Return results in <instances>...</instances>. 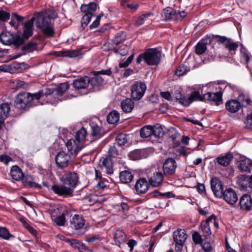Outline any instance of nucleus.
Returning a JSON list of instances; mask_svg holds the SVG:
<instances>
[{
  "mask_svg": "<svg viewBox=\"0 0 252 252\" xmlns=\"http://www.w3.org/2000/svg\"><path fill=\"white\" fill-rule=\"evenodd\" d=\"M175 98L181 105L188 107L194 101H208L216 105H219L222 102L221 92H208L201 95L198 91L192 92L189 96L185 95L178 92L175 94Z\"/></svg>",
  "mask_w": 252,
  "mask_h": 252,
  "instance_id": "f257e3e1",
  "label": "nucleus"
},
{
  "mask_svg": "<svg viewBox=\"0 0 252 252\" xmlns=\"http://www.w3.org/2000/svg\"><path fill=\"white\" fill-rule=\"evenodd\" d=\"M63 185H54L52 186L53 192L60 195L64 197L70 196L73 195V190L76 187L78 177L75 173H65L62 177Z\"/></svg>",
  "mask_w": 252,
  "mask_h": 252,
  "instance_id": "f03ea898",
  "label": "nucleus"
},
{
  "mask_svg": "<svg viewBox=\"0 0 252 252\" xmlns=\"http://www.w3.org/2000/svg\"><path fill=\"white\" fill-rule=\"evenodd\" d=\"M43 93L41 91L34 94L26 92L19 93L15 99V106L19 109H25L36 105L39 99L43 97Z\"/></svg>",
  "mask_w": 252,
  "mask_h": 252,
  "instance_id": "7ed1b4c3",
  "label": "nucleus"
},
{
  "mask_svg": "<svg viewBox=\"0 0 252 252\" xmlns=\"http://www.w3.org/2000/svg\"><path fill=\"white\" fill-rule=\"evenodd\" d=\"M160 58V51L157 48H150L138 56L136 62L139 64L144 61L149 65H155L159 63Z\"/></svg>",
  "mask_w": 252,
  "mask_h": 252,
  "instance_id": "20e7f679",
  "label": "nucleus"
},
{
  "mask_svg": "<svg viewBox=\"0 0 252 252\" xmlns=\"http://www.w3.org/2000/svg\"><path fill=\"white\" fill-rule=\"evenodd\" d=\"M97 5L95 2H91L89 4H82L80 10L84 13L81 21L82 26L84 28L90 22L92 17L96 10Z\"/></svg>",
  "mask_w": 252,
  "mask_h": 252,
  "instance_id": "39448f33",
  "label": "nucleus"
},
{
  "mask_svg": "<svg viewBox=\"0 0 252 252\" xmlns=\"http://www.w3.org/2000/svg\"><path fill=\"white\" fill-rule=\"evenodd\" d=\"M36 27L40 28L43 33L48 36H51L54 33L51 19L49 16H40L37 18Z\"/></svg>",
  "mask_w": 252,
  "mask_h": 252,
  "instance_id": "423d86ee",
  "label": "nucleus"
},
{
  "mask_svg": "<svg viewBox=\"0 0 252 252\" xmlns=\"http://www.w3.org/2000/svg\"><path fill=\"white\" fill-rule=\"evenodd\" d=\"M67 210L62 207H57L51 210V216L52 221L59 226H64L66 220L65 217Z\"/></svg>",
  "mask_w": 252,
  "mask_h": 252,
  "instance_id": "0eeeda50",
  "label": "nucleus"
},
{
  "mask_svg": "<svg viewBox=\"0 0 252 252\" xmlns=\"http://www.w3.org/2000/svg\"><path fill=\"white\" fill-rule=\"evenodd\" d=\"M69 85L68 82H64L60 84L56 89H52L50 88H46L41 91L44 93L42 94L43 97L46 96L49 99L52 97L53 95H62L69 88Z\"/></svg>",
  "mask_w": 252,
  "mask_h": 252,
  "instance_id": "6e6552de",
  "label": "nucleus"
},
{
  "mask_svg": "<svg viewBox=\"0 0 252 252\" xmlns=\"http://www.w3.org/2000/svg\"><path fill=\"white\" fill-rule=\"evenodd\" d=\"M146 84L141 81L135 82L131 87V96L135 100L140 99L146 90Z\"/></svg>",
  "mask_w": 252,
  "mask_h": 252,
  "instance_id": "1a4fd4ad",
  "label": "nucleus"
},
{
  "mask_svg": "<svg viewBox=\"0 0 252 252\" xmlns=\"http://www.w3.org/2000/svg\"><path fill=\"white\" fill-rule=\"evenodd\" d=\"M148 179L150 184L154 187L160 186L163 181L162 173L156 169H151L148 173Z\"/></svg>",
  "mask_w": 252,
  "mask_h": 252,
  "instance_id": "9d476101",
  "label": "nucleus"
},
{
  "mask_svg": "<svg viewBox=\"0 0 252 252\" xmlns=\"http://www.w3.org/2000/svg\"><path fill=\"white\" fill-rule=\"evenodd\" d=\"M187 238V235L184 230L177 229L173 233V240L176 243L175 250L181 252L183 246Z\"/></svg>",
  "mask_w": 252,
  "mask_h": 252,
  "instance_id": "9b49d317",
  "label": "nucleus"
},
{
  "mask_svg": "<svg viewBox=\"0 0 252 252\" xmlns=\"http://www.w3.org/2000/svg\"><path fill=\"white\" fill-rule=\"evenodd\" d=\"M177 163L173 158L166 159L163 163L162 168L165 175H173L177 168Z\"/></svg>",
  "mask_w": 252,
  "mask_h": 252,
  "instance_id": "f8f14e48",
  "label": "nucleus"
},
{
  "mask_svg": "<svg viewBox=\"0 0 252 252\" xmlns=\"http://www.w3.org/2000/svg\"><path fill=\"white\" fill-rule=\"evenodd\" d=\"M218 42L222 44L227 49L232 55L234 54L238 47L237 42H234L230 38L225 36H219Z\"/></svg>",
  "mask_w": 252,
  "mask_h": 252,
  "instance_id": "ddd939ff",
  "label": "nucleus"
},
{
  "mask_svg": "<svg viewBox=\"0 0 252 252\" xmlns=\"http://www.w3.org/2000/svg\"><path fill=\"white\" fill-rule=\"evenodd\" d=\"M70 158V156L68 153L61 151L56 156V163L59 167L63 168L68 166Z\"/></svg>",
  "mask_w": 252,
  "mask_h": 252,
  "instance_id": "4468645a",
  "label": "nucleus"
},
{
  "mask_svg": "<svg viewBox=\"0 0 252 252\" xmlns=\"http://www.w3.org/2000/svg\"><path fill=\"white\" fill-rule=\"evenodd\" d=\"M211 189L217 197L221 198L223 191V187L220 180L217 178H213L211 181Z\"/></svg>",
  "mask_w": 252,
  "mask_h": 252,
  "instance_id": "2eb2a0df",
  "label": "nucleus"
},
{
  "mask_svg": "<svg viewBox=\"0 0 252 252\" xmlns=\"http://www.w3.org/2000/svg\"><path fill=\"white\" fill-rule=\"evenodd\" d=\"M223 199L230 205H234L238 200L236 192L231 188L226 189L222 192Z\"/></svg>",
  "mask_w": 252,
  "mask_h": 252,
  "instance_id": "dca6fc26",
  "label": "nucleus"
},
{
  "mask_svg": "<svg viewBox=\"0 0 252 252\" xmlns=\"http://www.w3.org/2000/svg\"><path fill=\"white\" fill-rule=\"evenodd\" d=\"M66 146L71 154H76L82 149V144L75 139H71L67 141Z\"/></svg>",
  "mask_w": 252,
  "mask_h": 252,
  "instance_id": "f3484780",
  "label": "nucleus"
},
{
  "mask_svg": "<svg viewBox=\"0 0 252 252\" xmlns=\"http://www.w3.org/2000/svg\"><path fill=\"white\" fill-rule=\"evenodd\" d=\"M239 205L240 208L242 210H250L252 207L251 196L248 194H244L240 199Z\"/></svg>",
  "mask_w": 252,
  "mask_h": 252,
  "instance_id": "a211bd4d",
  "label": "nucleus"
},
{
  "mask_svg": "<svg viewBox=\"0 0 252 252\" xmlns=\"http://www.w3.org/2000/svg\"><path fill=\"white\" fill-rule=\"evenodd\" d=\"M10 110V106L8 103H2L0 105V128L4 120L7 118Z\"/></svg>",
  "mask_w": 252,
  "mask_h": 252,
  "instance_id": "6ab92c4d",
  "label": "nucleus"
},
{
  "mask_svg": "<svg viewBox=\"0 0 252 252\" xmlns=\"http://www.w3.org/2000/svg\"><path fill=\"white\" fill-rule=\"evenodd\" d=\"M135 188L137 193H144L148 190V183L145 178L140 179L136 182Z\"/></svg>",
  "mask_w": 252,
  "mask_h": 252,
  "instance_id": "aec40b11",
  "label": "nucleus"
},
{
  "mask_svg": "<svg viewBox=\"0 0 252 252\" xmlns=\"http://www.w3.org/2000/svg\"><path fill=\"white\" fill-rule=\"evenodd\" d=\"M153 16L152 13H147L142 14L137 17L134 22V25L136 27H139L145 23H149L152 19L150 18Z\"/></svg>",
  "mask_w": 252,
  "mask_h": 252,
  "instance_id": "412c9836",
  "label": "nucleus"
},
{
  "mask_svg": "<svg viewBox=\"0 0 252 252\" xmlns=\"http://www.w3.org/2000/svg\"><path fill=\"white\" fill-rule=\"evenodd\" d=\"M226 109L231 113H234L238 111L241 108V104L235 99H231L227 101L225 104Z\"/></svg>",
  "mask_w": 252,
  "mask_h": 252,
  "instance_id": "4be33fe9",
  "label": "nucleus"
},
{
  "mask_svg": "<svg viewBox=\"0 0 252 252\" xmlns=\"http://www.w3.org/2000/svg\"><path fill=\"white\" fill-rule=\"evenodd\" d=\"M90 84V78L85 76L81 77L74 81L73 85L77 89H85Z\"/></svg>",
  "mask_w": 252,
  "mask_h": 252,
  "instance_id": "5701e85b",
  "label": "nucleus"
},
{
  "mask_svg": "<svg viewBox=\"0 0 252 252\" xmlns=\"http://www.w3.org/2000/svg\"><path fill=\"white\" fill-rule=\"evenodd\" d=\"M85 224V220L80 216L75 215L70 220L71 227L75 229L81 228Z\"/></svg>",
  "mask_w": 252,
  "mask_h": 252,
  "instance_id": "b1692460",
  "label": "nucleus"
},
{
  "mask_svg": "<svg viewBox=\"0 0 252 252\" xmlns=\"http://www.w3.org/2000/svg\"><path fill=\"white\" fill-rule=\"evenodd\" d=\"M233 156L231 153H227L225 155H221L216 158L217 162L220 165L223 166H228L232 159Z\"/></svg>",
  "mask_w": 252,
  "mask_h": 252,
  "instance_id": "393cba45",
  "label": "nucleus"
},
{
  "mask_svg": "<svg viewBox=\"0 0 252 252\" xmlns=\"http://www.w3.org/2000/svg\"><path fill=\"white\" fill-rule=\"evenodd\" d=\"M163 20L168 21L171 20H175V10L171 7H166L164 9L161 13Z\"/></svg>",
  "mask_w": 252,
  "mask_h": 252,
  "instance_id": "a878e982",
  "label": "nucleus"
},
{
  "mask_svg": "<svg viewBox=\"0 0 252 252\" xmlns=\"http://www.w3.org/2000/svg\"><path fill=\"white\" fill-rule=\"evenodd\" d=\"M22 181L24 185L29 188H35L37 189H41V186L38 184H37L33 181V178L30 175H27L24 176L21 180Z\"/></svg>",
  "mask_w": 252,
  "mask_h": 252,
  "instance_id": "bb28decb",
  "label": "nucleus"
},
{
  "mask_svg": "<svg viewBox=\"0 0 252 252\" xmlns=\"http://www.w3.org/2000/svg\"><path fill=\"white\" fill-rule=\"evenodd\" d=\"M34 20V18L33 17L25 23L23 36L25 38H28L32 35Z\"/></svg>",
  "mask_w": 252,
  "mask_h": 252,
  "instance_id": "cd10ccee",
  "label": "nucleus"
},
{
  "mask_svg": "<svg viewBox=\"0 0 252 252\" xmlns=\"http://www.w3.org/2000/svg\"><path fill=\"white\" fill-rule=\"evenodd\" d=\"M252 166V160L248 158H245L240 160L239 168L242 171L250 172Z\"/></svg>",
  "mask_w": 252,
  "mask_h": 252,
  "instance_id": "c85d7f7f",
  "label": "nucleus"
},
{
  "mask_svg": "<svg viewBox=\"0 0 252 252\" xmlns=\"http://www.w3.org/2000/svg\"><path fill=\"white\" fill-rule=\"evenodd\" d=\"M10 175L13 179L19 181L23 178V173L18 166H13L10 170Z\"/></svg>",
  "mask_w": 252,
  "mask_h": 252,
  "instance_id": "c756f323",
  "label": "nucleus"
},
{
  "mask_svg": "<svg viewBox=\"0 0 252 252\" xmlns=\"http://www.w3.org/2000/svg\"><path fill=\"white\" fill-rule=\"evenodd\" d=\"M119 177L122 183L128 184L132 181L133 175L129 171L125 170L120 172Z\"/></svg>",
  "mask_w": 252,
  "mask_h": 252,
  "instance_id": "7c9ffc66",
  "label": "nucleus"
},
{
  "mask_svg": "<svg viewBox=\"0 0 252 252\" xmlns=\"http://www.w3.org/2000/svg\"><path fill=\"white\" fill-rule=\"evenodd\" d=\"M0 40L4 45H9L14 41V36L7 32H2L0 34Z\"/></svg>",
  "mask_w": 252,
  "mask_h": 252,
  "instance_id": "2f4dec72",
  "label": "nucleus"
},
{
  "mask_svg": "<svg viewBox=\"0 0 252 252\" xmlns=\"http://www.w3.org/2000/svg\"><path fill=\"white\" fill-rule=\"evenodd\" d=\"M121 108L126 113L130 112L134 108V102L130 98H126L122 102Z\"/></svg>",
  "mask_w": 252,
  "mask_h": 252,
  "instance_id": "473e14b6",
  "label": "nucleus"
},
{
  "mask_svg": "<svg viewBox=\"0 0 252 252\" xmlns=\"http://www.w3.org/2000/svg\"><path fill=\"white\" fill-rule=\"evenodd\" d=\"M126 235L122 230H117L114 235V239L117 245L119 246L125 242Z\"/></svg>",
  "mask_w": 252,
  "mask_h": 252,
  "instance_id": "72a5a7b5",
  "label": "nucleus"
},
{
  "mask_svg": "<svg viewBox=\"0 0 252 252\" xmlns=\"http://www.w3.org/2000/svg\"><path fill=\"white\" fill-rule=\"evenodd\" d=\"M164 131L162 126L157 124L154 126H152V137L156 138H160L164 135Z\"/></svg>",
  "mask_w": 252,
  "mask_h": 252,
  "instance_id": "f704fd0d",
  "label": "nucleus"
},
{
  "mask_svg": "<svg viewBox=\"0 0 252 252\" xmlns=\"http://www.w3.org/2000/svg\"><path fill=\"white\" fill-rule=\"evenodd\" d=\"M102 165L105 168L106 173L108 174H112L113 173V163L110 158H106L103 159Z\"/></svg>",
  "mask_w": 252,
  "mask_h": 252,
  "instance_id": "c9c22d12",
  "label": "nucleus"
},
{
  "mask_svg": "<svg viewBox=\"0 0 252 252\" xmlns=\"http://www.w3.org/2000/svg\"><path fill=\"white\" fill-rule=\"evenodd\" d=\"M94 76L90 79V84L92 86H99L104 83V79L96 73L93 72Z\"/></svg>",
  "mask_w": 252,
  "mask_h": 252,
  "instance_id": "e433bc0d",
  "label": "nucleus"
},
{
  "mask_svg": "<svg viewBox=\"0 0 252 252\" xmlns=\"http://www.w3.org/2000/svg\"><path fill=\"white\" fill-rule=\"evenodd\" d=\"M140 136L145 138L152 137V126L147 125L142 127L140 130Z\"/></svg>",
  "mask_w": 252,
  "mask_h": 252,
  "instance_id": "4c0bfd02",
  "label": "nucleus"
},
{
  "mask_svg": "<svg viewBox=\"0 0 252 252\" xmlns=\"http://www.w3.org/2000/svg\"><path fill=\"white\" fill-rule=\"evenodd\" d=\"M120 119V114L116 111H112L107 116V120L110 124H115L118 122Z\"/></svg>",
  "mask_w": 252,
  "mask_h": 252,
  "instance_id": "58836bf2",
  "label": "nucleus"
},
{
  "mask_svg": "<svg viewBox=\"0 0 252 252\" xmlns=\"http://www.w3.org/2000/svg\"><path fill=\"white\" fill-rule=\"evenodd\" d=\"M241 62L244 63H248L251 60V56L248 51L243 47L240 49Z\"/></svg>",
  "mask_w": 252,
  "mask_h": 252,
  "instance_id": "ea45409f",
  "label": "nucleus"
},
{
  "mask_svg": "<svg viewBox=\"0 0 252 252\" xmlns=\"http://www.w3.org/2000/svg\"><path fill=\"white\" fill-rule=\"evenodd\" d=\"M213 217H209L204 223L201 224V228L203 232L206 236H209L211 234L210 223L212 221Z\"/></svg>",
  "mask_w": 252,
  "mask_h": 252,
  "instance_id": "a19ab883",
  "label": "nucleus"
},
{
  "mask_svg": "<svg viewBox=\"0 0 252 252\" xmlns=\"http://www.w3.org/2000/svg\"><path fill=\"white\" fill-rule=\"evenodd\" d=\"M238 101L241 104V107H247L252 102L250 97L248 95L243 94L239 95Z\"/></svg>",
  "mask_w": 252,
  "mask_h": 252,
  "instance_id": "79ce46f5",
  "label": "nucleus"
},
{
  "mask_svg": "<svg viewBox=\"0 0 252 252\" xmlns=\"http://www.w3.org/2000/svg\"><path fill=\"white\" fill-rule=\"evenodd\" d=\"M87 133L86 129L82 127L76 132L75 139L82 144L85 140Z\"/></svg>",
  "mask_w": 252,
  "mask_h": 252,
  "instance_id": "37998d69",
  "label": "nucleus"
},
{
  "mask_svg": "<svg viewBox=\"0 0 252 252\" xmlns=\"http://www.w3.org/2000/svg\"><path fill=\"white\" fill-rule=\"evenodd\" d=\"M91 135L93 136L99 138L102 135L101 127L97 125L93 124L91 125Z\"/></svg>",
  "mask_w": 252,
  "mask_h": 252,
  "instance_id": "c03bdc74",
  "label": "nucleus"
},
{
  "mask_svg": "<svg viewBox=\"0 0 252 252\" xmlns=\"http://www.w3.org/2000/svg\"><path fill=\"white\" fill-rule=\"evenodd\" d=\"M126 39L125 34L122 32H118L113 39L111 40L115 45H118L122 43Z\"/></svg>",
  "mask_w": 252,
  "mask_h": 252,
  "instance_id": "a18cd8bd",
  "label": "nucleus"
},
{
  "mask_svg": "<svg viewBox=\"0 0 252 252\" xmlns=\"http://www.w3.org/2000/svg\"><path fill=\"white\" fill-rule=\"evenodd\" d=\"M206 44L203 41H200L196 45L195 53L199 55H202L206 51Z\"/></svg>",
  "mask_w": 252,
  "mask_h": 252,
  "instance_id": "49530a36",
  "label": "nucleus"
},
{
  "mask_svg": "<svg viewBox=\"0 0 252 252\" xmlns=\"http://www.w3.org/2000/svg\"><path fill=\"white\" fill-rule=\"evenodd\" d=\"M79 55V52L76 50L66 51L64 52H61L59 53L58 56L63 57H68L73 58L77 57Z\"/></svg>",
  "mask_w": 252,
  "mask_h": 252,
  "instance_id": "de8ad7c7",
  "label": "nucleus"
},
{
  "mask_svg": "<svg viewBox=\"0 0 252 252\" xmlns=\"http://www.w3.org/2000/svg\"><path fill=\"white\" fill-rule=\"evenodd\" d=\"M12 236L5 227H0V237L1 238L5 240H8Z\"/></svg>",
  "mask_w": 252,
  "mask_h": 252,
  "instance_id": "09e8293b",
  "label": "nucleus"
},
{
  "mask_svg": "<svg viewBox=\"0 0 252 252\" xmlns=\"http://www.w3.org/2000/svg\"><path fill=\"white\" fill-rule=\"evenodd\" d=\"M116 141L120 146L125 145L127 141L126 135L122 133L119 134L116 139Z\"/></svg>",
  "mask_w": 252,
  "mask_h": 252,
  "instance_id": "8fccbe9b",
  "label": "nucleus"
},
{
  "mask_svg": "<svg viewBox=\"0 0 252 252\" xmlns=\"http://www.w3.org/2000/svg\"><path fill=\"white\" fill-rule=\"evenodd\" d=\"M37 44L35 42H30L23 47V50L27 52H32L36 50Z\"/></svg>",
  "mask_w": 252,
  "mask_h": 252,
  "instance_id": "3c124183",
  "label": "nucleus"
},
{
  "mask_svg": "<svg viewBox=\"0 0 252 252\" xmlns=\"http://www.w3.org/2000/svg\"><path fill=\"white\" fill-rule=\"evenodd\" d=\"M129 156L130 158L133 160H139L142 158L141 151L140 150H135L130 152Z\"/></svg>",
  "mask_w": 252,
  "mask_h": 252,
  "instance_id": "603ef678",
  "label": "nucleus"
},
{
  "mask_svg": "<svg viewBox=\"0 0 252 252\" xmlns=\"http://www.w3.org/2000/svg\"><path fill=\"white\" fill-rule=\"evenodd\" d=\"M133 55H130L127 59H124L119 63V67L121 68L126 67L132 62L133 59Z\"/></svg>",
  "mask_w": 252,
  "mask_h": 252,
  "instance_id": "864d4df0",
  "label": "nucleus"
},
{
  "mask_svg": "<svg viewBox=\"0 0 252 252\" xmlns=\"http://www.w3.org/2000/svg\"><path fill=\"white\" fill-rule=\"evenodd\" d=\"M10 13L3 10H0V22H5L10 18Z\"/></svg>",
  "mask_w": 252,
  "mask_h": 252,
  "instance_id": "5fc2aeb1",
  "label": "nucleus"
},
{
  "mask_svg": "<svg viewBox=\"0 0 252 252\" xmlns=\"http://www.w3.org/2000/svg\"><path fill=\"white\" fill-rule=\"evenodd\" d=\"M103 16V14L100 13L99 15L96 16L95 21L90 26V28L91 29H95L99 26L100 24V18Z\"/></svg>",
  "mask_w": 252,
  "mask_h": 252,
  "instance_id": "6e6d98bb",
  "label": "nucleus"
},
{
  "mask_svg": "<svg viewBox=\"0 0 252 252\" xmlns=\"http://www.w3.org/2000/svg\"><path fill=\"white\" fill-rule=\"evenodd\" d=\"M175 20L181 21L187 15V12L185 11H177L175 10Z\"/></svg>",
  "mask_w": 252,
  "mask_h": 252,
  "instance_id": "4d7b16f0",
  "label": "nucleus"
},
{
  "mask_svg": "<svg viewBox=\"0 0 252 252\" xmlns=\"http://www.w3.org/2000/svg\"><path fill=\"white\" fill-rule=\"evenodd\" d=\"M192 240L195 244H200L202 243V238L200 235L195 232L192 235Z\"/></svg>",
  "mask_w": 252,
  "mask_h": 252,
  "instance_id": "13d9d810",
  "label": "nucleus"
},
{
  "mask_svg": "<svg viewBox=\"0 0 252 252\" xmlns=\"http://www.w3.org/2000/svg\"><path fill=\"white\" fill-rule=\"evenodd\" d=\"M86 241L88 243H93L99 239V236L98 235H86Z\"/></svg>",
  "mask_w": 252,
  "mask_h": 252,
  "instance_id": "bf43d9fd",
  "label": "nucleus"
},
{
  "mask_svg": "<svg viewBox=\"0 0 252 252\" xmlns=\"http://www.w3.org/2000/svg\"><path fill=\"white\" fill-rule=\"evenodd\" d=\"M110 156L115 157L118 155V151L115 146H111L108 150Z\"/></svg>",
  "mask_w": 252,
  "mask_h": 252,
  "instance_id": "052dcab7",
  "label": "nucleus"
},
{
  "mask_svg": "<svg viewBox=\"0 0 252 252\" xmlns=\"http://www.w3.org/2000/svg\"><path fill=\"white\" fill-rule=\"evenodd\" d=\"M24 42L23 39L20 36H14V41L12 44H14L16 46H18L23 44Z\"/></svg>",
  "mask_w": 252,
  "mask_h": 252,
  "instance_id": "680f3d73",
  "label": "nucleus"
},
{
  "mask_svg": "<svg viewBox=\"0 0 252 252\" xmlns=\"http://www.w3.org/2000/svg\"><path fill=\"white\" fill-rule=\"evenodd\" d=\"M202 248L205 252H209L211 250L212 247L211 244L209 242H204L202 244Z\"/></svg>",
  "mask_w": 252,
  "mask_h": 252,
  "instance_id": "e2e57ef3",
  "label": "nucleus"
},
{
  "mask_svg": "<svg viewBox=\"0 0 252 252\" xmlns=\"http://www.w3.org/2000/svg\"><path fill=\"white\" fill-rule=\"evenodd\" d=\"M71 246L74 248L78 249L82 243L76 239H71L69 241Z\"/></svg>",
  "mask_w": 252,
  "mask_h": 252,
  "instance_id": "0e129e2a",
  "label": "nucleus"
},
{
  "mask_svg": "<svg viewBox=\"0 0 252 252\" xmlns=\"http://www.w3.org/2000/svg\"><path fill=\"white\" fill-rule=\"evenodd\" d=\"M187 72V69L184 66H179L177 69L176 74L178 76L183 75Z\"/></svg>",
  "mask_w": 252,
  "mask_h": 252,
  "instance_id": "69168bd1",
  "label": "nucleus"
},
{
  "mask_svg": "<svg viewBox=\"0 0 252 252\" xmlns=\"http://www.w3.org/2000/svg\"><path fill=\"white\" fill-rule=\"evenodd\" d=\"M246 126L249 128L252 129V111L247 116Z\"/></svg>",
  "mask_w": 252,
  "mask_h": 252,
  "instance_id": "338daca9",
  "label": "nucleus"
},
{
  "mask_svg": "<svg viewBox=\"0 0 252 252\" xmlns=\"http://www.w3.org/2000/svg\"><path fill=\"white\" fill-rule=\"evenodd\" d=\"M12 159L10 157L6 155H2L0 157V161L3 162L5 164H7Z\"/></svg>",
  "mask_w": 252,
  "mask_h": 252,
  "instance_id": "774afa93",
  "label": "nucleus"
}]
</instances>
